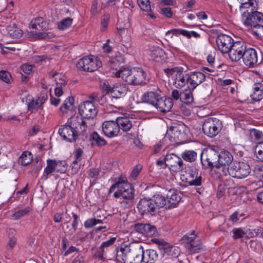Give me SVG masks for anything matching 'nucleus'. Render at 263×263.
<instances>
[{"label": "nucleus", "instance_id": "obj_38", "mask_svg": "<svg viewBox=\"0 0 263 263\" xmlns=\"http://www.w3.org/2000/svg\"><path fill=\"white\" fill-rule=\"evenodd\" d=\"M7 31L9 36L13 38H19L23 34L22 30L14 24L8 26Z\"/></svg>", "mask_w": 263, "mask_h": 263}, {"label": "nucleus", "instance_id": "obj_14", "mask_svg": "<svg viewBox=\"0 0 263 263\" xmlns=\"http://www.w3.org/2000/svg\"><path fill=\"white\" fill-rule=\"evenodd\" d=\"M174 172H179L184 168V163L181 158L174 154H170L165 157V167Z\"/></svg>", "mask_w": 263, "mask_h": 263}, {"label": "nucleus", "instance_id": "obj_45", "mask_svg": "<svg viewBox=\"0 0 263 263\" xmlns=\"http://www.w3.org/2000/svg\"><path fill=\"white\" fill-rule=\"evenodd\" d=\"M197 235L194 231H192L191 233L186 234L181 239L183 243L185 244V246L192 243V242L197 238Z\"/></svg>", "mask_w": 263, "mask_h": 263}, {"label": "nucleus", "instance_id": "obj_19", "mask_svg": "<svg viewBox=\"0 0 263 263\" xmlns=\"http://www.w3.org/2000/svg\"><path fill=\"white\" fill-rule=\"evenodd\" d=\"M216 41L218 49L224 53H229L234 43L230 36L224 34L218 35Z\"/></svg>", "mask_w": 263, "mask_h": 263}, {"label": "nucleus", "instance_id": "obj_31", "mask_svg": "<svg viewBox=\"0 0 263 263\" xmlns=\"http://www.w3.org/2000/svg\"><path fill=\"white\" fill-rule=\"evenodd\" d=\"M250 97L256 102H259L263 99V83L257 82L253 85V92Z\"/></svg>", "mask_w": 263, "mask_h": 263}, {"label": "nucleus", "instance_id": "obj_43", "mask_svg": "<svg viewBox=\"0 0 263 263\" xmlns=\"http://www.w3.org/2000/svg\"><path fill=\"white\" fill-rule=\"evenodd\" d=\"M191 90L189 89V90L182 91V92L181 101L186 104H190L193 102V97Z\"/></svg>", "mask_w": 263, "mask_h": 263}, {"label": "nucleus", "instance_id": "obj_53", "mask_svg": "<svg viewBox=\"0 0 263 263\" xmlns=\"http://www.w3.org/2000/svg\"><path fill=\"white\" fill-rule=\"evenodd\" d=\"M50 59L51 58L46 54L42 55H34L32 58V60L35 63L49 62Z\"/></svg>", "mask_w": 263, "mask_h": 263}, {"label": "nucleus", "instance_id": "obj_25", "mask_svg": "<svg viewBox=\"0 0 263 263\" xmlns=\"http://www.w3.org/2000/svg\"><path fill=\"white\" fill-rule=\"evenodd\" d=\"M141 263H156L159 259L157 251L154 249L143 250L142 246Z\"/></svg>", "mask_w": 263, "mask_h": 263}, {"label": "nucleus", "instance_id": "obj_42", "mask_svg": "<svg viewBox=\"0 0 263 263\" xmlns=\"http://www.w3.org/2000/svg\"><path fill=\"white\" fill-rule=\"evenodd\" d=\"M74 103L73 97H69L64 101L63 105L60 107V110L63 113H66L71 109V108Z\"/></svg>", "mask_w": 263, "mask_h": 263}, {"label": "nucleus", "instance_id": "obj_58", "mask_svg": "<svg viewBox=\"0 0 263 263\" xmlns=\"http://www.w3.org/2000/svg\"><path fill=\"white\" fill-rule=\"evenodd\" d=\"M250 134L256 140H263V133L258 130L253 129L251 130Z\"/></svg>", "mask_w": 263, "mask_h": 263}, {"label": "nucleus", "instance_id": "obj_9", "mask_svg": "<svg viewBox=\"0 0 263 263\" xmlns=\"http://www.w3.org/2000/svg\"><path fill=\"white\" fill-rule=\"evenodd\" d=\"M251 172L249 165L243 162H235L230 167V175L242 179L247 177Z\"/></svg>", "mask_w": 263, "mask_h": 263}, {"label": "nucleus", "instance_id": "obj_46", "mask_svg": "<svg viewBox=\"0 0 263 263\" xmlns=\"http://www.w3.org/2000/svg\"><path fill=\"white\" fill-rule=\"evenodd\" d=\"M72 21L70 17L65 18L58 23V27L60 30L66 29L71 25Z\"/></svg>", "mask_w": 263, "mask_h": 263}, {"label": "nucleus", "instance_id": "obj_24", "mask_svg": "<svg viewBox=\"0 0 263 263\" xmlns=\"http://www.w3.org/2000/svg\"><path fill=\"white\" fill-rule=\"evenodd\" d=\"M242 59L246 66L252 67L257 63L258 57L257 52L252 48H248L246 50Z\"/></svg>", "mask_w": 263, "mask_h": 263}, {"label": "nucleus", "instance_id": "obj_41", "mask_svg": "<svg viewBox=\"0 0 263 263\" xmlns=\"http://www.w3.org/2000/svg\"><path fill=\"white\" fill-rule=\"evenodd\" d=\"M90 140L92 141V143H95L99 146H102L106 145V140L101 137L97 132H93L91 136Z\"/></svg>", "mask_w": 263, "mask_h": 263}, {"label": "nucleus", "instance_id": "obj_35", "mask_svg": "<svg viewBox=\"0 0 263 263\" xmlns=\"http://www.w3.org/2000/svg\"><path fill=\"white\" fill-rule=\"evenodd\" d=\"M116 121L119 130L121 129L124 132H127L132 127V121L127 117H118Z\"/></svg>", "mask_w": 263, "mask_h": 263}, {"label": "nucleus", "instance_id": "obj_39", "mask_svg": "<svg viewBox=\"0 0 263 263\" xmlns=\"http://www.w3.org/2000/svg\"><path fill=\"white\" fill-rule=\"evenodd\" d=\"M32 160V154L28 152H24L18 159V163L22 165L26 166Z\"/></svg>", "mask_w": 263, "mask_h": 263}, {"label": "nucleus", "instance_id": "obj_48", "mask_svg": "<svg viewBox=\"0 0 263 263\" xmlns=\"http://www.w3.org/2000/svg\"><path fill=\"white\" fill-rule=\"evenodd\" d=\"M30 211V208L29 206H27L24 209L20 210L15 212L13 215L12 217L14 219H18L22 217L24 215H26Z\"/></svg>", "mask_w": 263, "mask_h": 263}, {"label": "nucleus", "instance_id": "obj_60", "mask_svg": "<svg viewBox=\"0 0 263 263\" xmlns=\"http://www.w3.org/2000/svg\"><path fill=\"white\" fill-rule=\"evenodd\" d=\"M17 239L14 237H10L9 241L6 246L8 251H11L16 245Z\"/></svg>", "mask_w": 263, "mask_h": 263}, {"label": "nucleus", "instance_id": "obj_18", "mask_svg": "<svg viewBox=\"0 0 263 263\" xmlns=\"http://www.w3.org/2000/svg\"><path fill=\"white\" fill-rule=\"evenodd\" d=\"M47 98L45 92H41L35 99L28 96L26 101L28 110L32 112H35L45 103Z\"/></svg>", "mask_w": 263, "mask_h": 263}, {"label": "nucleus", "instance_id": "obj_23", "mask_svg": "<svg viewBox=\"0 0 263 263\" xmlns=\"http://www.w3.org/2000/svg\"><path fill=\"white\" fill-rule=\"evenodd\" d=\"M210 174L214 179H222L224 177L230 175V168L225 165L216 164L211 169Z\"/></svg>", "mask_w": 263, "mask_h": 263}, {"label": "nucleus", "instance_id": "obj_55", "mask_svg": "<svg viewBox=\"0 0 263 263\" xmlns=\"http://www.w3.org/2000/svg\"><path fill=\"white\" fill-rule=\"evenodd\" d=\"M241 3V8H249L250 6L255 4L257 6V3L253 0H238Z\"/></svg>", "mask_w": 263, "mask_h": 263}, {"label": "nucleus", "instance_id": "obj_61", "mask_svg": "<svg viewBox=\"0 0 263 263\" xmlns=\"http://www.w3.org/2000/svg\"><path fill=\"white\" fill-rule=\"evenodd\" d=\"M116 240V237H111L109 240L102 243L100 247L105 250L107 247L112 245Z\"/></svg>", "mask_w": 263, "mask_h": 263}, {"label": "nucleus", "instance_id": "obj_21", "mask_svg": "<svg viewBox=\"0 0 263 263\" xmlns=\"http://www.w3.org/2000/svg\"><path fill=\"white\" fill-rule=\"evenodd\" d=\"M102 130L104 134L109 138L117 136L119 132L118 124L114 121H106L103 122Z\"/></svg>", "mask_w": 263, "mask_h": 263}, {"label": "nucleus", "instance_id": "obj_59", "mask_svg": "<svg viewBox=\"0 0 263 263\" xmlns=\"http://www.w3.org/2000/svg\"><path fill=\"white\" fill-rule=\"evenodd\" d=\"M145 227V223H136L134 225V229L137 232L144 235Z\"/></svg>", "mask_w": 263, "mask_h": 263}, {"label": "nucleus", "instance_id": "obj_11", "mask_svg": "<svg viewBox=\"0 0 263 263\" xmlns=\"http://www.w3.org/2000/svg\"><path fill=\"white\" fill-rule=\"evenodd\" d=\"M218 152L214 149L209 148L202 151L201 154V162L205 168L213 167L218 163Z\"/></svg>", "mask_w": 263, "mask_h": 263}, {"label": "nucleus", "instance_id": "obj_20", "mask_svg": "<svg viewBox=\"0 0 263 263\" xmlns=\"http://www.w3.org/2000/svg\"><path fill=\"white\" fill-rule=\"evenodd\" d=\"M153 202L151 198L148 199L146 198L141 199L137 205L139 212L141 214H155L157 212Z\"/></svg>", "mask_w": 263, "mask_h": 263}, {"label": "nucleus", "instance_id": "obj_47", "mask_svg": "<svg viewBox=\"0 0 263 263\" xmlns=\"http://www.w3.org/2000/svg\"><path fill=\"white\" fill-rule=\"evenodd\" d=\"M137 3L143 11L147 12L152 11L149 0H137Z\"/></svg>", "mask_w": 263, "mask_h": 263}, {"label": "nucleus", "instance_id": "obj_4", "mask_svg": "<svg viewBox=\"0 0 263 263\" xmlns=\"http://www.w3.org/2000/svg\"><path fill=\"white\" fill-rule=\"evenodd\" d=\"M78 125L79 123L78 117H71L65 125L61 126L59 133L65 140L70 142L74 141L78 136Z\"/></svg>", "mask_w": 263, "mask_h": 263}, {"label": "nucleus", "instance_id": "obj_2", "mask_svg": "<svg viewBox=\"0 0 263 263\" xmlns=\"http://www.w3.org/2000/svg\"><path fill=\"white\" fill-rule=\"evenodd\" d=\"M142 246H122L117 252L124 263H141Z\"/></svg>", "mask_w": 263, "mask_h": 263}, {"label": "nucleus", "instance_id": "obj_33", "mask_svg": "<svg viewBox=\"0 0 263 263\" xmlns=\"http://www.w3.org/2000/svg\"><path fill=\"white\" fill-rule=\"evenodd\" d=\"M233 159L230 153L227 151H222L218 153V164L228 166L231 163Z\"/></svg>", "mask_w": 263, "mask_h": 263}, {"label": "nucleus", "instance_id": "obj_15", "mask_svg": "<svg viewBox=\"0 0 263 263\" xmlns=\"http://www.w3.org/2000/svg\"><path fill=\"white\" fill-rule=\"evenodd\" d=\"M246 50L247 46L244 42H235L233 44L229 52V57L232 61H238L240 59L242 58Z\"/></svg>", "mask_w": 263, "mask_h": 263}, {"label": "nucleus", "instance_id": "obj_6", "mask_svg": "<svg viewBox=\"0 0 263 263\" xmlns=\"http://www.w3.org/2000/svg\"><path fill=\"white\" fill-rule=\"evenodd\" d=\"M101 66L102 62L100 59L93 55L83 57L77 63V67L79 69L89 72L97 70Z\"/></svg>", "mask_w": 263, "mask_h": 263}, {"label": "nucleus", "instance_id": "obj_17", "mask_svg": "<svg viewBox=\"0 0 263 263\" xmlns=\"http://www.w3.org/2000/svg\"><path fill=\"white\" fill-rule=\"evenodd\" d=\"M65 170V167L62 161L48 159L47 160V166L44 171L43 177H45V179H47L48 176L54 171L63 173Z\"/></svg>", "mask_w": 263, "mask_h": 263}, {"label": "nucleus", "instance_id": "obj_10", "mask_svg": "<svg viewBox=\"0 0 263 263\" xmlns=\"http://www.w3.org/2000/svg\"><path fill=\"white\" fill-rule=\"evenodd\" d=\"M183 180L190 185L200 186L202 184V179L201 175L195 167H189L182 175Z\"/></svg>", "mask_w": 263, "mask_h": 263}, {"label": "nucleus", "instance_id": "obj_40", "mask_svg": "<svg viewBox=\"0 0 263 263\" xmlns=\"http://www.w3.org/2000/svg\"><path fill=\"white\" fill-rule=\"evenodd\" d=\"M197 153L192 150H186L181 154V157L185 161L194 162L197 158Z\"/></svg>", "mask_w": 263, "mask_h": 263}, {"label": "nucleus", "instance_id": "obj_29", "mask_svg": "<svg viewBox=\"0 0 263 263\" xmlns=\"http://www.w3.org/2000/svg\"><path fill=\"white\" fill-rule=\"evenodd\" d=\"M172 34L178 36L179 35H182L190 39L191 36L197 38L200 36V34L194 31H189L182 29H172L166 32V35Z\"/></svg>", "mask_w": 263, "mask_h": 263}, {"label": "nucleus", "instance_id": "obj_49", "mask_svg": "<svg viewBox=\"0 0 263 263\" xmlns=\"http://www.w3.org/2000/svg\"><path fill=\"white\" fill-rule=\"evenodd\" d=\"M102 221L96 218H90L85 221L84 225L86 229L91 228L97 224L102 223Z\"/></svg>", "mask_w": 263, "mask_h": 263}, {"label": "nucleus", "instance_id": "obj_8", "mask_svg": "<svg viewBox=\"0 0 263 263\" xmlns=\"http://www.w3.org/2000/svg\"><path fill=\"white\" fill-rule=\"evenodd\" d=\"M221 126V122L219 119L209 118L204 121L202 125V130L205 135L213 137L220 132Z\"/></svg>", "mask_w": 263, "mask_h": 263}, {"label": "nucleus", "instance_id": "obj_44", "mask_svg": "<svg viewBox=\"0 0 263 263\" xmlns=\"http://www.w3.org/2000/svg\"><path fill=\"white\" fill-rule=\"evenodd\" d=\"M53 77L57 86L64 87L66 86L67 80L64 75L62 73H55Z\"/></svg>", "mask_w": 263, "mask_h": 263}, {"label": "nucleus", "instance_id": "obj_30", "mask_svg": "<svg viewBox=\"0 0 263 263\" xmlns=\"http://www.w3.org/2000/svg\"><path fill=\"white\" fill-rule=\"evenodd\" d=\"M190 254L197 253L205 250V246L202 243L199 238H196L191 243L185 246Z\"/></svg>", "mask_w": 263, "mask_h": 263}, {"label": "nucleus", "instance_id": "obj_34", "mask_svg": "<svg viewBox=\"0 0 263 263\" xmlns=\"http://www.w3.org/2000/svg\"><path fill=\"white\" fill-rule=\"evenodd\" d=\"M159 97L160 96L158 93L153 91H148L142 95L141 100L143 102L148 103L155 107Z\"/></svg>", "mask_w": 263, "mask_h": 263}, {"label": "nucleus", "instance_id": "obj_12", "mask_svg": "<svg viewBox=\"0 0 263 263\" xmlns=\"http://www.w3.org/2000/svg\"><path fill=\"white\" fill-rule=\"evenodd\" d=\"M79 112L83 118L93 119L97 115L98 109L92 101H86L79 105Z\"/></svg>", "mask_w": 263, "mask_h": 263}, {"label": "nucleus", "instance_id": "obj_13", "mask_svg": "<svg viewBox=\"0 0 263 263\" xmlns=\"http://www.w3.org/2000/svg\"><path fill=\"white\" fill-rule=\"evenodd\" d=\"M186 126L183 123L172 126L167 130L165 138H168L171 142H177L184 137Z\"/></svg>", "mask_w": 263, "mask_h": 263}, {"label": "nucleus", "instance_id": "obj_52", "mask_svg": "<svg viewBox=\"0 0 263 263\" xmlns=\"http://www.w3.org/2000/svg\"><path fill=\"white\" fill-rule=\"evenodd\" d=\"M252 31L258 36H263V25L262 23H258L252 27Z\"/></svg>", "mask_w": 263, "mask_h": 263}, {"label": "nucleus", "instance_id": "obj_36", "mask_svg": "<svg viewBox=\"0 0 263 263\" xmlns=\"http://www.w3.org/2000/svg\"><path fill=\"white\" fill-rule=\"evenodd\" d=\"M151 200L153 201V203L156 212H157V210L160 208H164L166 209V200L162 195L159 194L155 195L151 198Z\"/></svg>", "mask_w": 263, "mask_h": 263}, {"label": "nucleus", "instance_id": "obj_22", "mask_svg": "<svg viewBox=\"0 0 263 263\" xmlns=\"http://www.w3.org/2000/svg\"><path fill=\"white\" fill-rule=\"evenodd\" d=\"M205 80V75L201 72H193L188 75V87L193 90Z\"/></svg>", "mask_w": 263, "mask_h": 263}, {"label": "nucleus", "instance_id": "obj_32", "mask_svg": "<svg viewBox=\"0 0 263 263\" xmlns=\"http://www.w3.org/2000/svg\"><path fill=\"white\" fill-rule=\"evenodd\" d=\"M180 200L181 198L179 194L174 191L170 190L167 195L166 209L174 208Z\"/></svg>", "mask_w": 263, "mask_h": 263}, {"label": "nucleus", "instance_id": "obj_50", "mask_svg": "<svg viewBox=\"0 0 263 263\" xmlns=\"http://www.w3.org/2000/svg\"><path fill=\"white\" fill-rule=\"evenodd\" d=\"M257 158L263 161V142H259L255 147Z\"/></svg>", "mask_w": 263, "mask_h": 263}, {"label": "nucleus", "instance_id": "obj_28", "mask_svg": "<svg viewBox=\"0 0 263 263\" xmlns=\"http://www.w3.org/2000/svg\"><path fill=\"white\" fill-rule=\"evenodd\" d=\"M128 87L124 84L116 83L112 86L111 96L115 98L124 97L128 91Z\"/></svg>", "mask_w": 263, "mask_h": 263}, {"label": "nucleus", "instance_id": "obj_1", "mask_svg": "<svg viewBox=\"0 0 263 263\" xmlns=\"http://www.w3.org/2000/svg\"><path fill=\"white\" fill-rule=\"evenodd\" d=\"M115 75L117 78H121L130 85H138L146 83V73L140 68H124L117 71Z\"/></svg>", "mask_w": 263, "mask_h": 263}, {"label": "nucleus", "instance_id": "obj_57", "mask_svg": "<svg viewBox=\"0 0 263 263\" xmlns=\"http://www.w3.org/2000/svg\"><path fill=\"white\" fill-rule=\"evenodd\" d=\"M233 237L234 239H239L243 237L246 233L241 229H234L232 230Z\"/></svg>", "mask_w": 263, "mask_h": 263}, {"label": "nucleus", "instance_id": "obj_16", "mask_svg": "<svg viewBox=\"0 0 263 263\" xmlns=\"http://www.w3.org/2000/svg\"><path fill=\"white\" fill-rule=\"evenodd\" d=\"M121 185L118 186V191L120 192L121 197L125 200L126 204H131L132 200L134 197V190L132 185L127 182L125 178H122Z\"/></svg>", "mask_w": 263, "mask_h": 263}, {"label": "nucleus", "instance_id": "obj_51", "mask_svg": "<svg viewBox=\"0 0 263 263\" xmlns=\"http://www.w3.org/2000/svg\"><path fill=\"white\" fill-rule=\"evenodd\" d=\"M0 79L6 83H10L12 79L11 75L7 71L2 70L0 71Z\"/></svg>", "mask_w": 263, "mask_h": 263}, {"label": "nucleus", "instance_id": "obj_64", "mask_svg": "<svg viewBox=\"0 0 263 263\" xmlns=\"http://www.w3.org/2000/svg\"><path fill=\"white\" fill-rule=\"evenodd\" d=\"M161 11L163 15L168 18H170L172 16L173 13L171 11V9L170 7L162 8L161 9Z\"/></svg>", "mask_w": 263, "mask_h": 263}, {"label": "nucleus", "instance_id": "obj_63", "mask_svg": "<svg viewBox=\"0 0 263 263\" xmlns=\"http://www.w3.org/2000/svg\"><path fill=\"white\" fill-rule=\"evenodd\" d=\"M242 216V214H240L237 211H236L230 216L229 220L233 223L236 222Z\"/></svg>", "mask_w": 263, "mask_h": 263}, {"label": "nucleus", "instance_id": "obj_54", "mask_svg": "<svg viewBox=\"0 0 263 263\" xmlns=\"http://www.w3.org/2000/svg\"><path fill=\"white\" fill-rule=\"evenodd\" d=\"M145 226L144 235H153L156 233L157 230L155 227L148 223H145Z\"/></svg>", "mask_w": 263, "mask_h": 263}, {"label": "nucleus", "instance_id": "obj_26", "mask_svg": "<svg viewBox=\"0 0 263 263\" xmlns=\"http://www.w3.org/2000/svg\"><path fill=\"white\" fill-rule=\"evenodd\" d=\"M173 105L172 100L168 98L159 97L155 104V107L158 110L162 112H166L170 111Z\"/></svg>", "mask_w": 263, "mask_h": 263}, {"label": "nucleus", "instance_id": "obj_5", "mask_svg": "<svg viewBox=\"0 0 263 263\" xmlns=\"http://www.w3.org/2000/svg\"><path fill=\"white\" fill-rule=\"evenodd\" d=\"M247 9V12L243 13V22L246 26L252 27L258 23H262L263 14L257 11L259 9L258 4H253Z\"/></svg>", "mask_w": 263, "mask_h": 263}, {"label": "nucleus", "instance_id": "obj_3", "mask_svg": "<svg viewBox=\"0 0 263 263\" xmlns=\"http://www.w3.org/2000/svg\"><path fill=\"white\" fill-rule=\"evenodd\" d=\"M31 29L30 33L32 36L38 39H50L54 36L51 32H47L48 24L43 17H36L30 22Z\"/></svg>", "mask_w": 263, "mask_h": 263}, {"label": "nucleus", "instance_id": "obj_7", "mask_svg": "<svg viewBox=\"0 0 263 263\" xmlns=\"http://www.w3.org/2000/svg\"><path fill=\"white\" fill-rule=\"evenodd\" d=\"M167 76H171L174 79V85L177 88H181L186 84L188 85V75L183 71V68L176 67L171 69H164Z\"/></svg>", "mask_w": 263, "mask_h": 263}, {"label": "nucleus", "instance_id": "obj_56", "mask_svg": "<svg viewBox=\"0 0 263 263\" xmlns=\"http://www.w3.org/2000/svg\"><path fill=\"white\" fill-rule=\"evenodd\" d=\"M255 175L258 178L263 177V164L256 165L253 170Z\"/></svg>", "mask_w": 263, "mask_h": 263}, {"label": "nucleus", "instance_id": "obj_37", "mask_svg": "<svg viewBox=\"0 0 263 263\" xmlns=\"http://www.w3.org/2000/svg\"><path fill=\"white\" fill-rule=\"evenodd\" d=\"M124 60L123 57L121 55H116L115 57L111 58L109 60L108 62L109 66L112 69H115L116 70H117L119 68V70H121L120 69V65L124 63Z\"/></svg>", "mask_w": 263, "mask_h": 263}, {"label": "nucleus", "instance_id": "obj_27", "mask_svg": "<svg viewBox=\"0 0 263 263\" xmlns=\"http://www.w3.org/2000/svg\"><path fill=\"white\" fill-rule=\"evenodd\" d=\"M149 56L152 60L157 62H163L166 59L164 51L158 46L151 48Z\"/></svg>", "mask_w": 263, "mask_h": 263}, {"label": "nucleus", "instance_id": "obj_62", "mask_svg": "<svg viewBox=\"0 0 263 263\" xmlns=\"http://www.w3.org/2000/svg\"><path fill=\"white\" fill-rule=\"evenodd\" d=\"M142 170V166L141 165H136L133 170L130 176L131 177L135 179L137 176L139 175Z\"/></svg>", "mask_w": 263, "mask_h": 263}]
</instances>
